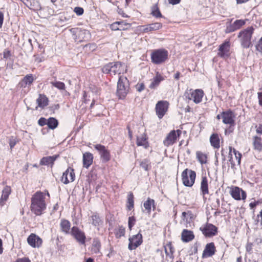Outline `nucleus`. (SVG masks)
I'll list each match as a JSON object with an SVG mask.
<instances>
[{
    "instance_id": "1",
    "label": "nucleus",
    "mask_w": 262,
    "mask_h": 262,
    "mask_svg": "<svg viewBox=\"0 0 262 262\" xmlns=\"http://www.w3.org/2000/svg\"><path fill=\"white\" fill-rule=\"evenodd\" d=\"M45 194L40 191L36 192L31 198V210L36 215H40L46 208Z\"/></svg>"
},
{
    "instance_id": "2",
    "label": "nucleus",
    "mask_w": 262,
    "mask_h": 262,
    "mask_svg": "<svg viewBox=\"0 0 262 262\" xmlns=\"http://www.w3.org/2000/svg\"><path fill=\"white\" fill-rule=\"evenodd\" d=\"M254 28L249 27L246 29L240 31L238 35L241 46L244 48H249L251 45V38L253 33Z\"/></svg>"
},
{
    "instance_id": "3",
    "label": "nucleus",
    "mask_w": 262,
    "mask_h": 262,
    "mask_svg": "<svg viewBox=\"0 0 262 262\" xmlns=\"http://www.w3.org/2000/svg\"><path fill=\"white\" fill-rule=\"evenodd\" d=\"M129 89V80L126 77L120 76L117 83V95L119 99H123Z\"/></svg>"
},
{
    "instance_id": "4",
    "label": "nucleus",
    "mask_w": 262,
    "mask_h": 262,
    "mask_svg": "<svg viewBox=\"0 0 262 262\" xmlns=\"http://www.w3.org/2000/svg\"><path fill=\"white\" fill-rule=\"evenodd\" d=\"M70 31L72 34L73 38L75 41H86L90 38V32L84 29L74 28L71 29Z\"/></svg>"
},
{
    "instance_id": "5",
    "label": "nucleus",
    "mask_w": 262,
    "mask_h": 262,
    "mask_svg": "<svg viewBox=\"0 0 262 262\" xmlns=\"http://www.w3.org/2000/svg\"><path fill=\"white\" fill-rule=\"evenodd\" d=\"M168 52L164 49L153 50L151 54V59L152 63L160 64L164 62L168 58Z\"/></svg>"
},
{
    "instance_id": "6",
    "label": "nucleus",
    "mask_w": 262,
    "mask_h": 262,
    "mask_svg": "<svg viewBox=\"0 0 262 262\" xmlns=\"http://www.w3.org/2000/svg\"><path fill=\"white\" fill-rule=\"evenodd\" d=\"M122 63L120 61L109 62L104 65L102 68V71L105 74L111 75L120 74Z\"/></svg>"
},
{
    "instance_id": "7",
    "label": "nucleus",
    "mask_w": 262,
    "mask_h": 262,
    "mask_svg": "<svg viewBox=\"0 0 262 262\" xmlns=\"http://www.w3.org/2000/svg\"><path fill=\"white\" fill-rule=\"evenodd\" d=\"M196 173L194 171L185 169L182 173V180L184 186L191 187L194 183Z\"/></svg>"
},
{
    "instance_id": "8",
    "label": "nucleus",
    "mask_w": 262,
    "mask_h": 262,
    "mask_svg": "<svg viewBox=\"0 0 262 262\" xmlns=\"http://www.w3.org/2000/svg\"><path fill=\"white\" fill-rule=\"evenodd\" d=\"M203 95L204 92L202 90L196 89L194 91L190 90L185 92L184 96L186 99L192 100L194 103H199L202 101Z\"/></svg>"
},
{
    "instance_id": "9",
    "label": "nucleus",
    "mask_w": 262,
    "mask_h": 262,
    "mask_svg": "<svg viewBox=\"0 0 262 262\" xmlns=\"http://www.w3.org/2000/svg\"><path fill=\"white\" fill-rule=\"evenodd\" d=\"M70 234H71L79 244L81 245H84L85 244L86 236L85 233L77 226H74L71 228Z\"/></svg>"
},
{
    "instance_id": "10",
    "label": "nucleus",
    "mask_w": 262,
    "mask_h": 262,
    "mask_svg": "<svg viewBox=\"0 0 262 262\" xmlns=\"http://www.w3.org/2000/svg\"><path fill=\"white\" fill-rule=\"evenodd\" d=\"M200 230L205 237H211L217 233V228L212 224L207 223L201 226Z\"/></svg>"
},
{
    "instance_id": "11",
    "label": "nucleus",
    "mask_w": 262,
    "mask_h": 262,
    "mask_svg": "<svg viewBox=\"0 0 262 262\" xmlns=\"http://www.w3.org/2000/svg\"><path fill=\"white\" fill-rule=\"evenodd\" d=\"M94 148L99 152L102 163H106L111 160L110 152L104 145L100 144H96L94 145Z\"/></svg>"
},
{
    "instance_id": "12",
    "label": "nucleus",
    "mask_w": 262,
    "mask_h": 262,
    "mask_svg": "<svg viewBox=\"0 0 262 262\" xmlns=\"http://www.w3.org/2000/svg\"><path fill=\"white\" fill-rule=\"evenodd\" d=\"M169 103L167 101H159L155 107L156 115L159 119H162L168 111Z\"/></svg>"
},
{
    "instance_id": "13",
    "label": "nucleus",
    "mask_w": 262,
    "mask_h": 262,
    "mask_svg": "<svg viewBox=\"0 0 262 262\" xmlns=\"http://www.w3.org/2000/svg\"><path fill=\"white\" fill-rule=\"evenodd\" d=\"M181 134L182 132L180 129L171 130L164 140L163 144L166 147L173 144L176 142L177 138L179 137Z\"/></svg>"
},
{
    "instance_id": "14",
    "label": "nucleus",
    "mask_w": 262,
    "mask_h": 262,
    "mask_svg": "<svg viewBox=\"0 0 262 262\" xmlns=\"http://www.w3.org/2000/svg\"><path fill=\"white\" fill-rule=\"evenodd\" d=\"M128 249L130 250L136 249L140 246L143 243L142 235L140 233H138L136 235H134L128 239Z\"/></svg>"
},
{
    "instance_id": "15",
    "label": "nucleus",
    "mask_w": 262,
    "mask_h": 262,
    "mask_svg": "<svg viewBox=\"0 0 262 262\" xmlns=\"http://www.w3.org/2000/svg\"><path fill=\"white\" fill-rule=\"evenodd\" d=\"M75 174L74 170L69 167L62 174L60 181L64 184H68L70 182H73L75 180Z\"/></svg>"
},
{
    "instance_id": "16",
    "label": "nucleus",
    "mask_w": 262,
    "mask_h": 262,
    "mask_svg": "<svg viewBox=\"0 0 262 262\" xmlns=\"http://www.w3.org/2000/svg\"><path fill=\"white\" fill-rule=\"evenodd\" d=\"M235 114L230 110L227 111H223L222 113V118L223 119V122L224 124H230L231 125H235Z\"/></svg>"
},
{
    "instance_id": "17",
    "label": "nucleus",
    "mask_w": 262,
    "mask_h": 262,
    "mask_svg": "<svg viewBox=\"0 0 262 262\" xmlns=\"http://www.w3.org/2000/svg\"><path fill=\"white\" fill-rule=\"evenodd\" d=\"M232 197L236 200H245L247 197L246 192L238 187H234L230 191Z\"/></svg>"
},
{
    "instance_id": "18",
    "label": "nucleus",
    "mask_w": 262,
    "mask_h": 262,
    "mask_svg": "<svg viewBox=\"0 0 262 262\" xmlns=\"http://www.w3.org/2000/svg\"><path fill=\"white\" fill-rule=\"evenodd\" d=\"M229 161L231 164V167L232 168H233L235 165V163L233 161V158L232 157V152H233L235 159L237 160L238 164L239 165L241 164V160L242 158V154L237 150H236L235 148H232L231 146L229 147Z\"/></svg>"
},
{
    "instance_id": "19",
    "label": "nucleus",
    "mask_w": 262,
    "mask_h": 262,
    "mask_svg": "<svg viewBox=\"0 0 262 262\" xmlns=\"http://www.w3.org/2000/svg\"><path fill=\"white\" fill-rule=\"evenodd\" d=\"M28 244L33 248H39L42 244V239L35 234H31L27 238Z\"/></svg>"
},
{
    "instance_id": "20",
    "label": "nucleus",
    "mask_w": 262,
    "mask_h": 262,
    "mask_svg": "<svg viewBox=\"0 0 262 262\" xmlns=\"http://www.w3.org/2000/svg\"><path fill=\"white\" fill-rule=\"evenodd\" d=\"M59 157L58 155H53L52 156L44 157L40 161V165H46L52 167L55 161Z\"/></svg>"
},
{
    "instance_id": "21",
    "label": "nucleus",
    "mask_w": 262,
    "mask_h": 262,
    "mask_svg": "<svg viewBox=\"0 0 262 262\" xmlns=\"http://www.w3.org/2000/svg\"><path fill=\"white\" fill-rule=\"evenodd\" d=\"M230 49V42L225 41L220 46L218 55L222 58L229 56Z\"/></svg>"
},
{
    "instance_id": "22",
    "label": "nucleus",
    "mask_w": 262,
    "mask_h": 262,
    "mask_svg": "<svg viewBox=\"0 0 262 262\" xmlns=\"http://www.w3.org/2000/svg\"><path fill=\"white\" fill-rule=\"evenodd\" d=\"M83 166L84 168H89L93 162V155L90 152H85L83 154L82 157Z\"/></svg>"
},
{
    "instance_id": "23",
    "label": "nucleus",
    "mask_w": 262,
    "mask_h": 262,
    "mask_svg": "<svg viewBox=\"0 0 262 262\" xmlns=\"http://www.w3.org/2000/svg\"><path fill=\"white\" fill-rule=\"evenodd\" d=\"M193 232L188 229L183 230L181 233V240L184 243H188L194 238Z\"/></svg>"
},
{
    "instance_id": "24",
    "label": "nucleus",
    "mask_w": 262,
    "mask_h": 262,
    "mask_svg": "<svg viewBox=\"0 0 262 262\" xmlns=\"http://www.w3.org/2000/svg\"><path fill=\"white\" fill-rule=\"evenodd\" d=\"M215 252V247L213 243L207 244L204 250L203 253V257H210L214 254Z\"/></svg>"
},
{
    "instance_id": "25",
    "label": "nucleus",
    "mask_w": 262,
    "mask_h": 262,
    "mask_svg": "<svg viewBox=\"0 0 262 262\" xmlns=\"http://www.w3.org/2000/svg\"><path fill=\"white\" fill-rule=\"evenodd\" d=\"M71 223L66 219H61L60 223V229L62 232L66 234H70L71 233Z\"/></svg>"
},
{
    "instance_id": "26",
    "label": "nucleus",
    "mask_w": 262,
    "mask_h": 262,
    "mask_svg": "<svg viewBox=\"0 0 262 262\" xmlns=\"http://www.w3.org/2000/svg\"><path fill=\"white\" fill-rule=\"evenodd\" d=\"M164 80V77L159 73H157L156 76L154 77L151 83L149 85V88L150 89H156L160 85V82Z\"/></svg>"
},
{
    "instance_id": "27",
    "label": "nucleus",
    "mask_w": 262,
    "mask_h": 262,
    "mask_svg": "<svg viewBox=\"0 0 262 262\" xmlns=\"http://www.w3.org/2000/svg\"><path fill=\"white\" fill-rule=\"evenodd\" d=\"M143 31L144 33L152 31L158 30L162 27V24L161 23H155L143 26Z\"/></svg>"
},
{
    "instance_id": "28",
    "label": "nucleus",
    "mask_w": 262,
    "mask_h": 262,
    "mask_svg": "<svg viewBox=\"0 0 262 262\" xmlns=\"http://www.w3.org/2000/svg\"><path fill=\"white\" fill-rule=\"evenodd\" d=\"M156 206L155 201L150 198H148L147 200L143 203V206L146 210L147 213L148 214L151 213V207L152 208L153 211L156 209Z\"/></svg>"
},
{
    "instance_id": "29",
    "label": "nucleus",
    "mask_w": 262,
    "mask_h": 262,
    "mask_svg": "<svg viewBox=\"0 0 262 262\" xmlns=\"http://www.w3.org/2000/svg\"><path fill=\"white\" fill-rule=\"evenodd\" d=\"M11 192V189L10 186H5L2 191V194L0 199V205L3 206L5 204V202L8 200L9 195Z\"/></svg>"
},
{
    "instance_id": "30",
    "label": "nucleus",
    "mask_w": 262,
    "mask_h": 262,
    "mask_svg": "<svg viewBox=\"0 0 262 262\" xmlns=\"http://www.w3.org/2000/svg\"><path fill=\"white\" fill-rule=\"evenodd\" d=\"M90 221L95 227L99 226L103 223L99 214L96 212H93L92 215L90 216Z\"/></svg>"
},
{
    "instance_id": "31",
    "label": "nucleus",
    "mask_w": 262,
    "mask_h": 262,
    "mask_svg": "<svg viewBox=\"0 0 262 262\" xmlns=\"http://www.w3.org/2000/svg\"><path fill=\"white\" fill-rule=\"evenodd\" d=\"M36 103L38 106L44 108L49 104V99L44 94H39L38 98L36 99Z\"/></svg>"
},
{
    "instance_id": "32",
    "label": "nucleus",
    "mask_w": 262,
    "mask_h": 262,
    "mask_svg": "<svg viewBox=\"0 0 262 262\" xmlns=\"http://www.w3.org/2000/svg\"><path fill=\"white\" fill-rule=\"evenodd\" d=\"M34 80L32 74H28L24 77L23 80L19 83V85L21 88H26L27 85H31Z\"/></svg>"
},
{
    "instance_id": "33",
    "label": "nucleus",
    "mask_w": 262,
    "mask_h": 262,
    "mask_svg": "<svg viewBox=\"0 0 262 262\" xmlns=\"http://www.w3.org/2000/svg\"><path fill=\"white\" fill-rule=\"evenodd\" d=\"M261 138L257 136H254L253 138V146L254 150L258 152L262 151Z\"/></svg>"
},
{
    "instance_id": "34",
    "label": "nucleus",
    "mask_w": 262,
    "mask_h": 262,
    "mask_svg": "<svg viewBox=\"0 0 262 262\" xmlns=\"http://www.w3.org/2000/svg\"><path fill=\"white\" fill-rule=\"evenodd\" d=\"M200 189L203 195L208 194V180L206 176H203L202 177Z\"/></svg>"
},
{
    "instance_id": "35",
    "label": "nucleus",
    "mask_w": 262,
    "mask_h": 262,
    "mask_svg": "<svg viewBox=\"0 0 262 262\" xmlns=\"http://www.w3.org/2000/svg\"><path fill=\"white\" fill-rule=\"evenodd\" d=\"M136 143L138 146H142L145 148H147L148 147L149 144L147 141L146 135L143 134L141 136L137 137Z\"/></svg>"
},
{
    "instance_id": "36",
    "label": "nucleus",
    "mask_w": 262,
    "mask_h": 262,
    "mask_svg": "<svg viewBox=\"0 0 262 262\" xmlns=\"http://www.w3.org/2000/svg\"><path fill=\"white\" fill-rule=\"evenodd\" d=\"M101 247V245L99 239L97 237L94 238L92 245V251L95 254H97L100 252Z\"/></svg>"
},
{
    "instance_id": "37",
    "label": "nucleus",
    "mask_w": 262,
    "mask_h": 262,
    "mask_svg": "<svg viewBox=\"0 0 262 262\" xmlns=\"http://www.w3.org/2000/svg\"><path fill=\"white\" fill-rule=\"evenodd\" d=\"M164 250L166 255L168 256L170 258H173V253L174 252V249L171 244L169 242L165 246H164Z\"/></svg>"
},
{
    "instance_id": "38",
    "label": "nucleus",
    "mask_w": 262,
    "mask_h": 262,
    "mask_svg": "<svg viewBox=\"0 0 262 262\" xmlns=\"http://www.w3.org/2000/svg\"><path fill=\"white\" fill-rule=\"evenodd\" d=\"M210 142L212 146L215 148L220 147V139L218 134H213L210 137Z\"/></svg>"
},
{
    "instance_id": "39",
    "label": "nucleus",
    "mask_w": 262,
    "mask_h": 262,
    "mask_svg": "<svg viewBox=\"0 0 262 262\" xmlns=\"http://www.w3.org/2000/svg\"><path fill=\"white\" fill-rule=\"evenodd\" d=\"M47 125L50 129H54L58 125V120L53 117H50L48 119Z\"/></svg>"
},
{
    "instance_id": "40",
    "label": "nucleus",
    "mask_w": 262,
    "mask_h": 262,
    "mask_svg": "<svg viewBox=\"0 0 262 262\" xmlns=\"http://www.w3.org/2000/svg\"><path fill=\"white\" fill-rule=\"evenodd\" d=\"M134 207V195L130 192L127 197L126 207L128 210H131Z\"/></svg>"
},
{
    "instance_id": "41",
    "label": "nucleus",
    "mask_w": 262,
    "mask_h": 262,
    "mask_svg": "<svg viewBox=\"0 0 262 262\" xmlns=\"http://www.w3.org/2000/svg\"><path fill=\"white\" fill-rule=\"evenodd\" d=\"M151 15L156 17V18H159V17H162L163 16L159 10V8H158V5L157 4H155L152 7H151Z\"/></svg>"
},
{
    "instance_id": "42",
    "label": "nucleus",
    "mask_w": 262,
    "mask_h": 262,
    "mask_svg": "<svg viewBox=\"0 0 262 262\" xmlns=\"http://www.w3.org/2000/svg\"><path fill=\"white\" fill-rule=\"evenodd\" d=\"M196 158L201 164H205L207 162V156L201 151H197Z\"/></svg>"
},
{
    "instance_id": "43",
    "label": "nucleus",
    "mask_w": 262,
    "mask_h": 262,
    "mask_svg": "<svg viewBox=\"0 0 262 262\" xmlns=\"http://www.w3.org/2000/svg\"><path fill=\"white\" fill-rule=\"evenodd\" d=\"M125 233V228L122 226H119L118 229L116 230L115 234L117 238H120L124 236Z\"/></svg>"
},
{
    "instance_id": "44",
    "label": "nucleus",
    "mask_w": 262,
    "mask_h": 262,
    "mask_svg": "<svg viewBox=\"0 0 262 262\" xmlns=\"http://www.w3.org/2000/svg\"><path fill=\"white\" fill-rule=\"evenodd\" d=\"M50 83L59 90H64L66 89L65 84L62 82L54 81H51Z\"/></svg>"
},
{
    "instance_id": "45",
    "label": "nucleus",
    "mask_w": 262,
    "mask_h": 262,
    "mask_svg": "<svg viewBox=\"0 0 262 262\" xmlns=\"http://www.w3.org/2000/svg\"><path fill=\"white\" fill-rule=\"evenodd\" d=\"M140 166L146 171H148L150 167V162L149 160L144 159L140 163Z\"/></svg>"
},
{
    "instance_id": "46",
    "label": "nucleus",
    "mask_w": 262,
    "mask_h": 262,
    "mask_svg": "<svg viewBox=\"0 0 262 262\" xmlns=\"http://www.w3.org/2000/svg\"><path fill=\"white\" fill-rule=\"evenodd\" d=\"M122 23V22L121 21H116L114 23L111 25L110 28L112 30L115 31L124 30V28H122L121 27H119V25H120Z\"/></svg>"
},
{
    "instance_id": "47",
    "label": "nucleus",
    "mask_w": 262,
    "mask_h": 262,
    "mask_svg": "<svg viewBox=\"0 0 262 262\" xmlns=\"http://www.w3.org/2000/svg\"><path fill=\"white\" fill-rule=\"evenodd\" d=\"M136 220L135 216H132L128 217V225L129 230H132L133 227L135 225L136 223Z\"/></svg>"
},
{
    "instance_id": "48",
    "label": "nucleus",
    "mask_w": 262,
    "mask_h": 262,
    "mask_svg": "<svg viewBox=\"0 0 262 262\" xmlns=\"http://www.w3.org/2000/svg\"><path fill=\"white\" fill-rule=\"evenodd\" d=\"M233 24L236 27V28L237 29H239L241 27L245 24V21L242 19H237L236 20Z\"/></svg>"
},
{
    "instance_id": "49",
    "label": "nucleus",
    "mask_w": 262,
    "mask_h": 262,
    "mask_svg": "<svg viewBox=\"0 0 262 262\" xmlns=\"http://www.w3.org/2000/svg\"><path fill=\"white\" fill-rule=\"evenodd\" d=\"M237 30L236 28V27L234 26V24H231L229 26H227L226 29V33H229L232 32H234V31Z\"/></svg>"
},
{
    "instance_id": "50",
    "label": "nucleus",
    "mask_w": 262,
    "mask_h": 262,
    "mask_svg": "<svg viewBox=\"0 0 262 262\" xmlns=\"http://www.w3.org/2000/svg\"><path fill=\"white\" fill-rule=\"evenodd\" d=\"M74 11L77 15L80 16L83 14L84 10L81 7H76L74 8Z\"/></svg>"
},
{
    "instance_id": "51",
    "label": "nucleus",
    "mask_w": 262,
    "mask_h": 262,
    "mask_svg": "<svg viewBox=\"0 0 262 262\" xmlns=\"http://www.w3.org/2000/svg\"><path fill=\"white\" fill-rule=\"evenodd\" d=\"M47 123H48V119H46L44 117H41L38 120V124L40 126H43L45 125H47Z\"/></svg>"
},
{
    "instance_id": "52",
    "label": "nucleus",
    "mask_w": 262,
    "mask_h": 262,
    "mask_svg": "<svg viewBox=\"0 0 262 262\" xmlns=\"http://www.w3.org/2000/svg\"><path fill=\"white\" fill-rule=\"evenodd\" d=\"M17 140L14 138L13 137H11L9 139V145L11 149H12L14 146L16 144Z\"/></svg>"
},
{
    "instance_id": "53",
    "label": "nucleus",
    "mask_w": 262,
    "mask_h": 262,
    "mask_svg": "<svg viewBox=\"0 0 262 262\" xmlns=\"http://www.w3.org/2000/svg\"><path fill=\"white\" fill-rule=\"evenodd\" d=\"M136 88L139 92H141L145 89V85L144 83H138L136 85Z\"/></svg>"
},
{
    "instance_id": "54",
    "label": "nucleus",
    "mask_w": 262,
    "mask_h": 262,
    "mask_svg": "<svg viewBox=\"0 0 262 262\" xmlns=\"http://www.w3.org/2000/svg\"><path fill=\"white\" fill-rule=\"evenodd\" d=\"M256 49L259 52L262 53V37L260 38L258 43L256 45Z\"/></svg>"
},
{
    "instance_id": "55",
    "label": "nucleus",
    "mask_w": 262,
    "mask_h": 262,
    "mask_svg": "<svg viewBox=\"0 0 262 262\" xmlns=\"http://www.w3.org/2000/svg\"><path fill=\"white\" fill-rule=\"evenodd\" d=\"M21 1L25 6L28 7L29 9H32V7L34 6L30 0H20Z\"/></svg>"
},
{
    "instance_id": "56",
    "label": "nucleus",
    "mask_w": 262,
    "mask_h": 262,
    "mask_svg": "<svg viewBox=\"0 0 262 262\" xmlns=\"http://www.w3.org/2000/svg\"><path fill=\"white\" fill-rule=\"evenodd\" d=\"M89 97L90 96H89V97H88L87 93L85 91H84L82 97V100L83 102L85 103H87L89 101H90V99Z\"/></svg>"
},
{
    "instance_id": "57",
    "label": "nucleus",
    "mask_w": 262,
    "mask_h": 262,
    "mask_svg": "<svg viewBox=\"0 0 262 262\" xmlns=\"http://www.w3.org/2000/svg\"><path fill=\"white\" fill-rule=\"evenodd\" d=\"M11 56L10 51L8 50H5L3 52V57L4 58L7 59Z\"/></svg>"
},
{
    "instance_id": "58",
    "label": "nucleus",
    "mask_w": 262,
    "mask_h": 262,
    "mask_svg": "<svg viewBox=\"0 0 262 262\" xmlns=\"http://www.w3.org/2000/svg\"><path fill=\"white\" fill-rule=\"evenodd\" d=\"M191 253L190 255L195 254L198 252V245L196 243L194 244L193 246L191 248Z\"/></svg>"
},
{
    "instance_id": "59",
    "label": "nucleus",
    "mask_w": 262,
    "mask_h": 262,
    "mask_svg": "<svg viewBox=\"0 0 262 262\" xmlns=\"http://www.w3.org/2000/svg\"><path fill=\"white\" fill-rule=\"evenodd\" d=\"M257 97L258 99V104L260 106H262V92H258Z\"/></svg>"
},
{
    "instance_id": "60",
    "label": "nucleus",
    "mask_w": 262,
    "mask_h": 262,
    "mask_svg": "<svg viewBox=\"0 0 262 262\" xmlns=\"http://www.w3.org/2000/svg\"><path fill=\"white\" fill-rule=\"evenodd\" d=\"M221 155L222 156V163H223V165H222V167H223V169H224L225 168V161L226 160V158H225V156L224 154V150L222 149V151H221Z\"/></svg>"
},
{
    "instance_id": "61",
    "label": "nucleus",
    "mask_w": 262,
    "mask_h": 262,
    "mask_svg": "<svg viewBox=\"0 0 262 262\" xmlns=\"http://www.w3.org/2000/svg\"><path fill=\"white\" fill-rule=\"evenodd\" d=\"M15 262H31V261L29 258L24 257L21 258H18Z\"/></svg>"
},
{
    "instance_id": "62",
    "label": "nucleus",
    "mask_w": 262,
    "mask_h": 262,
    "mask_svg": "<svg viewBox=\"0 0 262 262\" xmlns=\"http://www.w3.org/2000/svg\"><path fill=\"white\" fill-rule=\"evenodd\" d=\"M256 127V132L257 134L262 135V124H259L258 126Z\"/></svg>"
},
{
    "instance_id": "63",
    "label": "nucleus",
    "mask_w": 262,
    "mask_h": 262,
    "mask_svg": "<svg viewBox=\"0 0 262 262\" xmlns=\"http://www.w3.org/2000/svg\"><path fill=\"white\" fill-rule=\"evenodd\" d=\"M4 14L3 12H2L1 11H0V28H2V26H3V21H4Z\"/></svg>"
},
{
    "instance_id": "64",
    "label": "nucleus",
    "mask_w": 262,
    "mask_h": 262,
    "mask_svg": "<svg viewBox=\"0 0 262 262\" xmlns=\"http://www.w3.org/2000/svg\"><path fill=\"white\" fill-rule=\"evenodd\" d=\"M35 61L37 63H40L42 61V58L38 55H34Z\"/></svg>"
}]
</instances>
